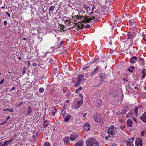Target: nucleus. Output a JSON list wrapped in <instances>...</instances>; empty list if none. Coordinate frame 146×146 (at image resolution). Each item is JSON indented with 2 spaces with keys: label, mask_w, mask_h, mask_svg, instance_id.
Returning a JSON list of instances; mask_svg holds the SVG:
<instances>
[{
  "label": "nucleus",
  "mask_w": 146,
  "mask_h": 146,
  "mask_svg": "<svg viewBox=\"0 0 146 146\" xmlns=\"http://www.w3.org/2000/svg\"><path fill=\"white\" fill-rule=\"evenodd\" d=\"M78 137V135L77 134L73 133L70 136V140L73 141L76 139Z\"/></svg>",
  "instance_id": "obj_8"
},
{
  "label": "nucleus",
  "mask_w": 146,
  "mask_h": 146,
  "mask_svg": "<svg viewBox=\"0 0 146 146\" xmlns=\"http://www.w3.org/2000/svg\"><path fill=\"white\" fill-rule=\"evenodd\" d=\"M109 43L110 44H112V41L111 40L109 42Z\"/></svg>",
  "instance_id": "obj_58"
},
{
  "label": "nucleus",
  "mask_w": 146,
  "mask_h": 146,
  "mask_svg": "<svg viewBox=\"0 0 146 146\" xmlns=\"http://www.w3.org/2000/svg\"><path fill=\"white\" fill-rule=\"evenodd\" d=\"M44 91V89L43 88H40L39 89V92L40 93H42Z\"/></svg>",
  "instance_id": "obj_28"
},
{
  "label": "nucleus",
  "mask_w": 146,
  "mask_h": 146,
  "mask_svg": "<svg viewBox=\"0 0 146 146\" xmlns=\"http://www.w3.org/2000/svg\"><path fill=\"white\" fill-rule=\"evenodd\" d=\"M1 146H5V145L3 144Z\"/></svg>",
  "instance_id": "obj_64"
},
{
  "label": "nucleus",
  "mask_w": 146,
  "mask_h": 146,
  "mask_svg": "<svg viewBox=\"0 0 146 146\" xmlns=\"http://www.w3.org/2000/svg\"><path fill=\"white\" fill-rule=\"evenodd\" d=\"M3 23L4 25H7V23L6 21H4Z\"/></svg>",
  "instance_id": "obj_44"
},
{
  "label": "nucleus",
  "mask_w": 146,
  "mask_h": 146,
  "mask_svg": "<svg viewBox=\"0 0 146 146\" xmlns=\"http://www.w3.org/2000/svg\"><path fill=\"white\" fill-rule=\"evenodd\" d=\"M3 111H9L11 112H13V109H9V108H6L5 109H4L3 110Z\"/></svg>",
  "instance_id": "obj_25"
},
{
  "label": "nucleus",
  "mask_w": 146,
  "mask_h": 146,
  "mask_svg": "<svg viewBox=\"0 0 146 146\" xmlns=\"http://www.w3.org/2000/svg\"><path fill=\"white\" fill-rule=\"evenodd\" d=\"M1 146H5V145L3 144Z\"/></svg>",
  "instance_id": "obj_63"
},
{
  "label": "nucleus",
  "mask_w": 146,
  "mask_h": 146,
  "mask_svg": "<svg viewBox=\"0 0 146 146\" xmlns=\"http://www.w3.org/2000/svg\"><path fill=\"white\" fill-rule=\"evenodd\" d=\"M63 42L62 41V42H61L60 43V45H61L62 44H63Z\"/></svg>",
  "instance_id": "obj_59"
},
{
  "label": "nucleus",
  "mask_w": 146,
  "mask_h": 146,
  "mask_svg": "<svg viewBox=\"0 0 146 146\" xmlns=\"http://www.w3.org/2000/svg\"><path fill=\"white\" fill-rule=\"evenodd\" d=\"M120 128L121 130H124L125 129V126H121Z\"/></svg>",
  "instance_id": "obj_34"
},
{
  "label": "nucleus",
  "mask_w": 146,
  "mask_h": 146,
  "mask_svg": "<svg viewBox=\"0 0 146 146\" xmlns=\"http://www.w3.org/2000/svg\"><path fill=\"white\" fill-rule=\"evenodd\" d=\"M94 8H95V7L94 6H93V7H92V9L91 12L90 13V15H91V13H92H92L93 11L94 10Z\"/></svg>",
  "instance_id": "obj_36"
},
{
  "label": "nucleus",
  "mask_w": 146,
  "mask_h": 146,
  "mask_svg": "<svg viewBox=\"0 0 146 146\" xmlns=\"http://www.w3.org/2000/svg\"><path fill=\"white\" fill-rule=\"evenodd\" d=\"M83 102L82 101L75 100L74 102V107L76 109L80 107Z\"/></svg>",
  "instance_id": "obj_5"
},
{
  "label": "nucleus",
  "mask_w": 146,
  "mask_h": 146,
  "mask_svg": "<svg viewBox=\"0 0 146 146\" xmlns=\"http://www.w3.org/2000/svg\"><path fill=\"white\" fill-rule=\"evenodd\" d=\"M133 140L134 138L132 137L127 140L126 142L127 143V146H133Z\"/></svg>",
  "instance_id": "obj_6"
},
{
  "label": "nucleus",
  "mask_w": 146,
  "mask_h": 146,
  "mask_svg": "<svg viewBox=\"0 0 146 146\" xmlns=\"http://www.w3.org/2000/svg\"><path fill=\"white\" fill-rule=\"evenodd\" d=\"M56 113V112H55V111H54V112L52 111V113L53 114V115L54 116L55 115Z\"/></svg>",
  "instance_id": "obj_47"
},
{
  "label": "nucleus",
  "mask_w": 146,
  "mask_h": 146,
  "mask_svg": "<svg viewBox=\"0 0 146 146\" xmlns=\"http://www.w3.org/2000/svg\"><path fill=\"white\" fill-rule=\"evenodd\" d=\"M129 110V107L128 106H126L124 108L123 111L121 113V114H125L127 111H128Z\"/></svg>",
  "instance_id": "obj_17"
},
{
  "label": "nucleus",
  "mask_w": 146,
  "mask_h": 146,
  "mask_svg": "<svg viewBox=\"0 0 146 146\" xmlns=\"http://www.w3.org/2000/svg\"><path fill=\"white\" fill-rule=\"evenodd\" d=\"M54 110H55V112H57V109L56 108H54Z\"/></svg>",
  "instance_id": "obj_56"
},
{
  "label": "nucleus",
  "mask_w": 146,
  "mask_h": 146,
  "mask_svg": "<svg viewBox=\"0 0 146 146\" xmlns=\"http://www.w3.org/2000/svg\"><path fill=\"white\" fill-rule=\"evenodd\" d=\"M100 67L99 66H97L94 69V71L92 72L91 74V75L92 76H93L98 71L99 69V68Z\"/></svg>",
  "instance_id": "obj_11"
},
{
  "label": "nucleus",
  "mask_w": 146,
  "mask_h": 146,
  "mask_svg": "<svg viewBox=\"0 0 146 146\" xmlns=\"http://www.w3.org/2000/svg\"><path fill=\"white\" fill-rule=\"evenodd\" d=\"M84 75L82 74L79 75L78 76V81L76 84L74 85V86L76 87L78 86L84 80Z\"/></svg>",
  "instance_id": "obj_4"
},
{
  "label": "nucleus",
  "mask_w": 146,
  "mask_h": 146,
  "mask_svg": "<svg viewBox=\"0 0 146 146\" xmlns=\"http://www.w3.org/2000/svg\"><path fill=\"white\" fill-rule=\"evenodd\" d=\"M79 98H80V99L81 101H83V98L82 95L81 94H79Z\"/></svg>",
  "instance_id": "obj_27"
},
{
  "label": "nucleus",
  "mask_w": 146,
  "mask_h": 146,
  "mask_svg": "<svg viewBox=\"0 0 146 146\" xmlns=\"http://www.w3.org/2000/svg\"><path fill=\"white\" fill-rule=\"evenodd\" d=\"M128 71H130L131 73L133 71V70L131 69V68H129L128 69Z\"/></svg>",
  "instance_id": "obj_45"
},
{
  "label": "nucleus",
  "mask_w": 146,
  "mask_h": 146,
  "mask_svg": "<svg viewBox=\"0 0 146 146\" xmlns=\"http://www.w3.org/2000/svg\"><path fill=\"white\" fill-rule=\"evenodd\" d=\"M95 121L99 123H103L104 122V119L103 117H100L99 119H97V118H95Z\"/></svg>",
  "instance_id": "obj_12"
},
{
  "label": "nucleus",
  "mask_w": 146,
  "mask_h": 146,
  "mask_svg": "<svg viewBox=\"0 0 146 146\" xmlns=\"http://www.w3.org/2000/svg\"><path fill=\"white\" fill-rule=\"evenodd\" d=\"M90 25L88 24L85 26V28H90Z\"/></svg>",
  "instance_id": "obj_38"
},
{
  "label": "nucleus",
  "mask_w": 146,
  "mask_h": 146,
  "mask_svg": "<svg viewBox=\"0 0 146 146\" xmlns=\"http://www.w3.org/2000/svg\"><path fill=\"white\" fill-rule=\"evenodd\" d=\"M60 30L64 31V27L62 25L60 26Z\"/></svg>",
  "instance_id": "obj_41"
},
{
  "label": "nucleus",
  "mask_w": 146,
  "mask_h": 146,
  "mask_svg": "<svg viewBox=\"0 0 146 146\" xmlns=\"http://www.w3.org/2000/svg\"><path fill=\"white\" fill-rule=\"evenodd\" d=\"M70 116L69 115H68L66 116L64 118V121L65 122H67L69 120Z\"/></svg>",
  "instance_id": "obj_20"
},
{
  "label": "nucleus",
  "mask_w": 146,
  "mask_h": 146,
  "mask_svg": "<svg viewBox=\"0 0 146 146\" xmlns=\"http://www.w3.org/2000/svg\"><path fill=\"white\" fill-rule=\"evenodd\" d=\"M95 17H92L90 18L89 16H80L79 17L78 19H80L82 20L80 22H82V24L83 26H84V23H89L90 22H93V20L95 19Z\"/></svg>",
  "instance_id": "obj_1"
},
{
  "label": "nucleus",
  "mask_w": 146,
  "mask_h": 146,
  "mask_svg": "<svg viewBox=\"0 0 146 146\" xmlns=\"http://www.w3.org/2000/svg\"><path fill=\"white\" fill-rule=\"evenodd\" d=\"M33 110V109L31 106L28 107L27 110V113L26 115L27 116H30V114L32 113Z\"/></svg>",
  "instance_id": "obj_9"
},
{
  "label": "nucleus",
  "mask_w": 146,
  "mask_h": 146,
  "mask_svg": "<svg viewBox=\"0 0 146 146\" xmlns=\"http://www.w3.org/2000/svg\"><path fill=\"white\" fill-rule=\"evenodd\" d=\"M23 102H21L19 104H18L17 105V107H19V106H20L22 104H23Z\"/></svg>",
  "instance_id": "obj_39"
},
{
  "label": "nucleus",
  "mask_w": 146,
  "mask_h": 146,
  "mask_svg": "<svg viewBox=\"0 0 146 146\" xmlns=\"http://www.w3.org/2000/svg\"><path fill=\"white\" fill-rule=\"evenodd\" d=\"M140 119L144 123H146V112L142 114L140 117Z\"/></svg>",
  "instance_id": "obj_10"
},
{
  "label": "nucleus",
  "mask_w": 146,
  "mask_h": 146,
  "mask_svg": "<svg viewBox=\"0 0 146 146\" xmlns=\"http://www.w3.org/2000/svg\"><path fill=\"white\" fill-rule=\"evenodd\" d=\"M134 23V22H132L131 21H130L129 22V25L131 26H132Z\"/></svg>",
  "instance_id": "obj_35"
},
{
  "label": "nucleus",
  "mask_w": 146,
  "mask_h": 146,
  "mask_svg": "<svg viewBox=\"0 0 146 146\" xmlns=\"http://www.w3.org/2000/svg\"><path fill=\"white\" fill-rule=\"evenodd\" d=\"M142 72L143 74V75H142V77L143 78H144L146 76V74L145 72H144V71L142 70Z\"/></svg>",
  "instance_id": "obj_30"
},
{
  "label": "nucleus",
  "mask_w": 146,
  "mask_h": 146,
  "mask_svg": "<svg viewBox=\"0 0 146 146\" xmlns=\"http://www.w3.org/2000/svg\"><path fill=\"white\" fill-rule=\"evenodd\" d=\"M86 144L87 146H99L98 143L93 138H90L86 140Z\"/></svg>",
  "instance_id": "obj_2"
},
{
  "label": "nucleus",
  "mask_w": 146,
  "mask_h": 146,
  "mask_svg": "<svg viewBox=\"0 0 146 146\" xmlns=\"http://www.w3.org/2000/svg\"><path fill=\"white\" fill-rule=\"evenodd\" d=\"M132 121L131 119H129L127 121V124L128 126L131 127L132 126Z\"/></svg>",
  "instance_id": "obj_18"
},
{
  "label": "nucleus",
  "mask_w": 146,
  "mask_h": 146,
  "mask_svg": "<svg viewBox=\"0 0 146 146\" xmlns=\"http://www.w3.org/2000/svg\"><path fill=\"white\" fill-rule=\"evenodd\" d=\"M79 91L78 89H77V90H76V93H79Z\"/></svg>",
  "instance_id": "obj_54"
},
{
  "label": "nucleus",
  "mask_w": 146,
  "mask_h": 146,
  "mask_svg": "<svg viewBox=\"0 0 146 146\" xmlns=\"http://www.w3.org/2000/svg\"><path fill=\"white\" fill-rule=\"evenodd\" d=\"M136 146H142V139L140 138L137 139L135 142Z\"/></svg>",
  "instance_id": "obj_7"
},
{
  "label": "nucleus",
  "mask_w": 146,
  "mask_h": 146,
  "mask_svg": "<svg viewBox=\"0 0 146 146\" xmlns=\"http://www.w3.org/2000/svg\"><path fill=\"white\" fill-rule=\"evenodd\" d=\"M131 69L133 70L134 69V67L133 66H132L131 67Z\"/></svg>",
  "instance_id": "obj_52"
},
{
  "label": "nucleus",
  "mask_w": 146,
  "mask_h": 146,
  "mask_svg": "<svg viewBox=\"0 0 146 146\" xmlns=\"http://www.w3.org/2000/svg\"><path fill=\"white\" fill-rule=\"evenodd\" d=\"M63 141L65 144L67 145L69 143V138L68 137H65L63 139Z\"/></svg>",
  "instance_id": "obj_15"
},
{
  "label": "nucleus",
  "mask_w": 146,
  "mask_h": 146,
  "mask_svg": "<svg viewBox=\"0 0 146 146\" xmlns=\"http://www.w3.org/2000/svg\"><path fill=\"white\" fill-rule=\"evenodd\" d=\"M4 80L3 79V80H2L1 81V82H0V84H2V83H3L4 82Z\"/></svg>",
  "instance_id": "obj_48"
},
{
  "label": "nucleus",
  "mask_w": 146,
  "mask_h": 146,
  "mask_svg": "<svg viewBox=\"0 0 146 146\" xmlns=\"http://www.w3.org/2000/svg\"><path fill=\"white\" fill-rule=\"evenodd\" d=\"M46 120H45L44 121V124H43V125L45 127H46L48 125V124H45V123H46Z\"/></svg>",
  "instance_id": "obj_33"
},
{
  "label": "nucleus",
  "mask_w": 146,
  "mask_h": 146,
  "mask_svg": "<svg viewBox=\"0 0 146 146\" xmlns=\"http://www.w3.org/2000/svg\"><path fill=\"white\" fill-rule=\"evenodd\" d=\"M82 89V88L81 87H80L78 89V90L80 91Z\"/></svg>",
  "instance_id": "obj_53"
},
{
  "label": "nucleus",
  "mask_w": 146,
  "mask_h": 146,
  "mask_svg": "<svg viewBox=\"0 0 146 146\" xmlns=\"http://www.w3.org/2000/svg\"><path fill=\"white\" fill-rule=\"evenodd\" d=\"M64 111L62 110L61 111V114L64 117L66 115V113H64Z\"/></svg>",
  "instance_id": "obj_29"
},
{
  "label": "nucleus",
  "mask_w": 146,
  "mask_h": 146,
  "mask_svg": "<svg viewBox=\"0 0 146 146\" xmlns=\"http://www.w3.org/2000/svg\"><path fill=\"white\" fill-rule=\"evenodd\" d=\"M117 129L116 127L112 125L111 126L108 130V134L111 136L114 137L117 133Z\"/></svg>",
  "instance_id": "obj_3"
},
{
  "label": "nucleus",
  "mask_w": 146,
  "mask_h": 146,
  "mask_svg": "<svg viewBox=\"0 0 146 146\" xmlns=\"http://www.w3.org/2000/svg\"><path fill=\"white\" fill-rule=\"evenodd\" d=\"M87 8H88V9H89V11H90V8L89 7H88Z\"/></svg>",
  "instance_id": "obj_60"
},
{
  "label": "nucleus",
  "mask_w": 146,
  "mask_h": 146,
  "mask_svg": "<svg viewBox=\"0 0 146 146\" xmlns=\"http://www.w3.org/2000/svg\"><path fill=\"white\" fill-rule=\"evenodd\" d=\"M65 22H66V24H68V25H70V22L69 20H66L65 21Z\"/></svg>",
  "instance_id": "obj_31"
},
{
  "label": "nucleus",
  "mask_w": 146,
  "mask_h": 146,
  "mask_svg": "<svg viewBox=\"0 0 146 146\" xmlns=\"http://www.w3.org/2000/svg\"><path fill=\"white\" fill-rule=\"evenodd\" d=\"M6 122H7L6 121H4V122L0 123V125H3V124H5L6 123Z\"/></svg>",
  "instance_id": "obj_42"
},
{
  "label": "nucleus",
  "mask_w": 146,
  "mask_h": 146,
  "mask_svg": "<svg viewBox=\"0 0 146 146\" xmlns=\"http://www.w3.org/2000/svg\"><path fill=\"white\" fill-rule=\"evenodd\" d=\"M36 64H37L36 63H34L33 64V66H36Z\"/></svg>",
  "instance_id": "obj_55"
},
{
  "label": "nucleus",
  "mask_w": 146,
  "mask_h": 146,
  "mask_svg": "<svg viewBox=\"0 0 146 146\" xmlns=\"http://www.w3.org/2000/svg\"><path fill=\"white\" fill-rule=\"evenodd\" d=\"M66 88H64L63 90V93L65 94L66 92Z\"/></svg>",
  "instance_id": "obj_37"
},
{
  "label": "nucleus",
  "mask_w": 146,
  "mask_h": 146,
  "mask_svg": "<svg viewBox=\"0 0 146 146\" xmlns=\"http://www.w3.org/2000/svg\"><path fill=\"white\" fill-rule=\"evenodd\" d=\"M100 117L99 115L98 114H96L94 116V118L95 120V118H97V119H99V118Z\"/></svg>",
  "instance_id": "obj_26"
},
{
  "label": "nucleus",
  "mask_w": 146,
  "mask_h": 146,
  "mask_svg": "<svg viewBox=\"0 0 146 146\" xmlns=\"http://www.w3.org/2000/svg\"><path fill=\"white\" fill-rule=\"evenodd\" d=\"M138 107L136 106L134 109V111L136 116H137L138 115Z\"/></svg>",
  "instance_id": "obj_21"
},
{
  "label": "nucleus",
  "mask_w": 146,
  "mask_h": 146,
  "mask_svg": "<svg viewBox=\"0 0 146 146\" xmlns=\"http://www.w3.org/2000/svg\"><path fill=\"white\" fill-rule=\"evenodd\" d=\"M15 89V88L14 87H13L11 88L10 89V91H12L13 90H14Z\"/></svg>",
  "instance_id": "obj_51"
},
{
  "label": "nucleus",
  "mask_w": 146,
  "mask_h": 146,
  "mask_svg": "<svg viewBox=\"0 0 146 146\" xmlns=\"http://www.w3.org/2000/svg\"><path fill=\"white\" fill-rule=\"evenodd\" d=\"M55 8V6L53 5H52L50 7L49 10L50 11H54V9Z\"/></svg>",
  "instance_id": "obj_24"
},
{
  "label": "nucleus",
  "mask_w": 146,
  "mask_h": 146,
  "mask_svg": "<svg viewBox=\"0 0 146 146\" xmlns=\"http://www.w3.org/2000/svg\"><path fill=\"white\" fill-rule=\"evenodd\" d=\"M137 59V57L136 56H133L130 59V62L131 63H135Z\"/></svg>",
  "instance_id": "obj_13"
},
{
  "label": "nucleus",
  "mask_w": 146,
  "mask_h": 146,
  "mask_svg": "<svg viewBox=\"0 0 146 146\" xmlns=\"http://www.w3.org/2000/svg\"><path fill=\"white\" fill-rule=\"evenodd\" d=\"M83 143L82 142L80 141H78L76 143L74 146H82Z\"/></svg>",
  "instance_id": "obj_19"
},
{
  "label": "nucleus",
  "mask_w": 146,
  "mask_h": 146,
  "mask_svg": "<svg viewBox=\"0 0 146 146\" xmlns=\"http://www.w3.org/2000/svg\"><path fill=\"white\" fill-rule=\"evenodd\" d=\"M44 146H50L49 143L48 142H45L44 143Z\"/></svg>",
  "instance_id": "obj_32"
},
{
  "label": "nucleus",
  "mask_w": 146,
  "mask_h": 146,
  "mask_svg": "<svg viewBox=\"0 0 146 146\" xmlns=\"http://www.w3.org/2000/svg\"><path fill=\"white\" fill-rule=\"evenodd\" d=\"M105 77V75L104 74H101L100 76V83H101L103 82Z\"/></svg>",
  "instance_id": "obj_16"
},
{
  "label": "nucleus",
  "mask_w": 146,
  "mask_h": 146,
  "mask_svg": "<svg viewBox=\"0 0 146 146\" xmlns=\"http://www.w3.org/2000/svg\"><path fill=\"white\" fill-rule=\"evenodd\" d=\"M127 36L128 39L132 38L133 36V34L131 33H129L127 34Z\"/></svg>",
  "instance_id": "obj_23"
},
{
  "label": "nucleus",
  "mask_w": 146,
  "mask_h": 146,
  "mask_svg": "<svg viewBox=\"0 0 146 146\" xmlns=\"http://www.w3.org/2000/svg\"><path fill=\"white\" fill-rule=\"evenodd\" d=\"M1 9H4L5 8V7L4 6H2L1 7Z\"/></svg>",
  "instance_id": "obj_57"
},
{
  "label": "nucleus",
  "mask_w": 146,
  "mask_h": 146,
  "mask_svg": "<svg viewBox=\"0 0 146 146\" xmlns=\"http://www.w3.org/2000/svg\"><path fill=\"white\" fill-rule=\"evenodd\" d=\"M13 140V139H11L9 141H5L4 143H3L5 146L8 145V144H9V143H10Z\"/></svg>",
  "instance_id": "obj_22"
},
{
  "label": "nucleus",
  "mask_w": 146,
  "mask_h": 146,
  "mask_svg": "<svg viewBox=\"0 0 146 146\" xmlns=\"http://www.w3.org/2000/svg\"><path fill=\"white\" fill-rule=\"evenodd\" d=\"M10 116H9V117H7V118L5 120V121H6V122H7V120L10 118Z\"/></svg>",
  "instance_id": "obj_46"
},
{
  "label": "nucleus",
  "mask_w": 146,
  "mask_h": 146,
  "mask_svg": "<svg viewBox=\"0 0 146 146\" xmlns=\"http://www.w3.org/2000/svg\"><path fill=\"white\" fill-rule=\"evenodd\" d=\"M18 59L20 60H21V57H18Z\"/></svg>",
  "instance_id": "obj_61"
},
{
  "label": "nucleus",
  "mask_w": 146,
  "mask_h": 146,
  "mask_svg": "<svg viewBox=\"0 0 146 146\" xmlns=\"http://www.w3.org/2000/svg\"><path fill=\"white\" fill-rule=\"evenodd\" d=\"M6 14L8 16L9 18L10 17V15L9 13H8L7 12H5Z\"/></svg>",
  "instance_id": "obj_40"
},
{
  "label": "nucleus",
  "mask_w": 146,
  "mask_h": 146,
  "mask_svg": "<svg viewBox=\"0 0 146 146\" xmlns=\"http://www.w3.org/2000/svg\"><path fill=\"white\" fill-rule=\"evenodd\" d=\"M144 133L145 131H143L141 133V135L143 136V134Z\"/></svg>",
  "instance_id": "obj_50"
},
{
  "label": "nucleus",
  "mask_w": 146,
  "mask_h": 146,
  "mask_svg": "<svg viewBox=\"0 0 146 146\" xmlns=\"http://www.w3.org/2000/svg\"><path fill=\"white\" fill-rule=\"evenodd\" d=\"M112 146H117L116 144L113 145Z\"/></svg>",
  "instance_id": "obj_62"
},
{
  "label": "nucleus",
  "mask_w": 146,
  "mask_h": 146,
  "mask_svg": "<svg viewBox=\"0 0 146 146\" xmlns=\"http://www.w3.org/2000/svg\"><path fill=\"white\" fill-rule=\"evenodd\" d=\"M83 128L84 129L86 130L87 131H89L90 130V125L86 123L84 125L83 127Z\"/></svg>",
  "instance_id": "obj_14"
},
{
  "label": "nucleus",
  "mask_w": 146,
  "mask_h": 146,
  "mask_svg": "<svg viewBox=\"0 0 146 146\" xmlns=\"http://www.w3.org/2000/svg\"><path fill=\"white\" fill-rule=\"evenodd\" d=\"M86 115H87V113H85L83 114V117H85L86 116Z\"/></svg>",
  "instance_id": "obj_49"
},
{
  "label": "nucleus",
  "mask_w": 146,
  "mask_h": 146,
  "mask_svg": "<svg viewBox=\"0 0 146 146\" xmlns=\"http://www.w3.org/2000/svg\"><path fill=\"white\" fill-rule=\"evenodd\" d=\"M133 119L134 121L135 122H137V119L134 117H133Z\"/></svg>",
  "instance_id": "obj_43"
}]
</instances>
